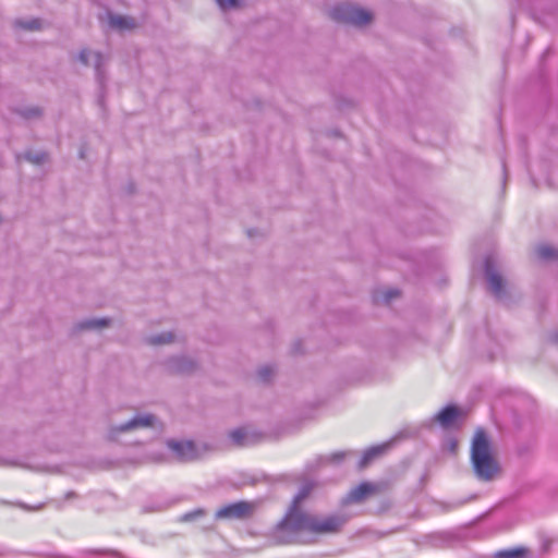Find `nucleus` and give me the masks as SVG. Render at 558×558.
<instances>
[{
	"mask_svg": "<svg viewBox=\"0 0 558 558\" xmlns=\"http://www.w3.org/2000/svg\"><path fill=\"white\" fill-rule=\"evenodd\" d=\"M310 492L311 487L304 485L295 495L287 513L271 531V544L287 545L299 543L304 532L312 534L337 533L348 522V517L340 513L316 515L303 511L300 508V504L308 496Z\"/></svg>",
	"mask_w": 558,
	"mask_h": 558,
	"instance_id": "f257e3e1",
	"label": "nucleus"
},
{
	"mask_svg": "<svg viewBox=\"0 0 558 558\" xmlns=\"http://www.w3.org/2000/svg\"><path fill=\"white\" fill-rule=\"evenodd\" d=\"M471 465L482 482H490L500 473V465L493 453L490 440L483 428H477L471 442Z\"/></svg>",
	"mask_w": 558,
	"mask_h": 558,
	"instance_id": "f03ea898",
	"label": "nucleus"
},
{
	"mask_svg": "<svg viewBox=\"0 0 558 558\" xmlns=\"http://www.w3.org/2000/svg\"><path fill=\"white\" fill-rule=\"evenodd\" d=\"M142 429H150L154 434H160L163 430L162 422L154 414L147 412H137L129 421L119 425H113L108 432L112 440H119L121 434L132 433Z\"/></svg>",
	"mask_w": 558,
	"mask_h": 558,
	"instance_id": "7ed1b4c3",
	"label": "nucleus"
},
{
	"mask_svg": "<svg viewBox=\"0 0 558 558\" xmlns=\"http://www.w3.org/2000/svg\"><path fill=\"white\" fill-rule=\"evenodd\" d=\"M330 17L336 22L363 26L372 21V13L349 3H341L330 10Z\"/></svg>",
	"mask_w": 558,
	"mask_h": 558,
	"instance_id": "20e7f679",
	"label": "nucleus"
},
{
	"mask_svg": "<svg viewBox=\"0 0 558 558\" xmlns=\"http://www.w3.org/2000/svg\"><path fill=\"white\" fill-rule=\"evenodd\" d=\"M210 449L205 442H197L191 439L177 440V461H196L207 454Z\"/></svg>",
	"mask_w": 558,
	"mask_h": 558,
	"instance_id": "39448f33",
	"label": "nucleus"
},
{
	"mask_svg": "<svg viewBox=\"0 0 558 558\" xmlns=\"http://www.w3.org/2000/svg\"><path fill=\"white\" fill-rule=\"evenodd\" d=\"M255 506L248 501H238L219 508L215 513L216 520H243L251 517Z\"/></svg>",
	"mask_w": 558,
	"mask_h": 558,
	"instance_id": "423d86ee",
	"label": "nucleus"
},
{
	"mask_svg": "<svg viewBox=\"0 0 558 558\" xmlns=\"http://www.w3.org/2000/svg\"><path fill=\"white\" fill-rule=\"evenodd\" d=\"M485 277L488 283V289L496 299L501 300L505 295L504 280L497 271L492 256L485 258Z\"/></svg>",
	"mask_w": 558,
	"mask_h": 558,
	"instance_id": "0eeeda50",
	"label": "nucleus"
},
{
	"mask_svg": "<svg viewBox=\"0 0 558 558\" xmlns=\"http://www.w3.org/2000/svg\"><path fill=\"white\" fill-rule=\"evenodd\" d=\"M78 60L84 65H94L96 78L100 85V88L104 89L105 76L102 72V66L106 62L105 57L99 52L92 51L89 49H83L78 54Z\"/></svg>",
	"mask_w": 558,
	"mask_h": 558,
	"instance_id": "6e6552de",
	"label": "nucleus"
},
{
	"mask_svg": "<svg viewBox=\"0 0 558 558\" xmlns=\"http://www.w3.org/2000/svg\"><path fill=\"white\" fill-rule=\"evenodd\" d=\"M375 492V486L371 483L364 482L352 488L347 495L344 502H361L366 497Z\"/></svg>",
	"mask_w": 558,
	"mask_h": 558,
	"instance_id": "1a4fd4ad",
	"label": "nucleus"
},
{
	"mask_svg": "<svg viewBox=\"0 0 558 558\" xmlns=\"http://www.w3.org/2000/svg\"><path fill=\"white\" fill-rule=\"evenodd\" d=\"M459 414V409L456 405L449 404L435 415V421H437L441 427L448 428L458 418Z\"/></svg>",
	"mask_w": 558,
	"mask_h": 558,
	"instance_id": "9d476101",
	"label": "nucleus"
},
{
	"mask_svg": "<svg viewBox=\"0 0 558 558\" xmlns=\"http://www.w3.org/2000/svg\"><path fill=\"white\" fill-rule=\"evenodd\" d=\"M390 447V442H385L381 445L373 446L364 451L360 462L359 468L364 469L366 468L372 461H374L376 458L384 454L388 448Z\"/></svg>",
	"mask_w": 558,
	"mask_h": 558,
	"instance_id": "9b49d317",
	"label": "nucleus"
},
{
	"mask_svg": "<svg viewBox=\"0 0 558 558\" xmlns=\"http://www.w3.org/2000/svg\"><path fill=\"white\" fill-rule=\"evenodd\" d=\"M109 25L119 31H130L135 28L137 23L134 17L110 13Z\"/></svg>",
	"mask_w": 558,
	"mask_h": 558,
	"instance_id": "f8f14e48",
	"label": "nucleus"
},
{
	"mask_svg": "<svg viewBox=\"0 0 558 558\" xmlns=\"http://www.w3.org/2000/svg\"><path fill=\"white\" fill-rule=\"evenodd\" d=\"M109 324H110V319H108V318H89V319H84V320L80 322L76 325V328L80 330L101 329V328L108 327Z\"/></svg>",
	"mask_w": 558,
	"mask_h": 558,
	"instance_id": "ddd939ff",
	"label": "nucleus"
},
{
	"mask_svg": "<svg viewBox=\"0 0 558 558\" xmlns=\"http://www.w3.org/2000/svg\"><path fill=\"white\" fill-rule=\"evenodd\" d=\"M535 253L539 259L554 260L558 259V250L548 244H539L535 247Z\"/></svg>",
	"mask_w": 558,
	"mask_h": 558,
	"instance_id": "4468645a",
	"label": "nucleus"
},
{
	"mask_svg": "<svg viewBox=\"0 0 558 558\" xmlns=\"http://www.w3.org/2000/svg\"><path fill=\"white\" fill-rule=\"evenodd\" d=\"M230 439L234 445L240 447L250 446L252 444L251 437L245 428H236L230 432Z\"/></svg>",
	"mask_w": 558,
	"mask_h": 558,
	"instance_id": "2eb2a0df",
	"label": "nucleus"
},
{
	"mask_svg": "<svg viewBox=\"0 0 558 558\" xmlns=\"http://www.w3.org/2000/svg\"><path fill=\"white\" fill-rule=\"evenodd\" d=\"M177 374L178 373H192L196 368V362L191 356H177Z\"/></svg>",
	"mask_w": 558,
	"mask_h": 558,
	"instance_id": "dca6fc26",
	"label": "nucleus"
},
{
	"mask_svg": "<svg viewBox=\"0 0 558 558\" xmlns=\"http://www.w3.org/2000/svg\"><path fill=\"white\" fill-rule=\"evenodd\" d=\"M526 549L523 547L509 548L498 550L494 554V558H523Z\"/></svg>",
	"mask_w": 558,
	"mask_h": 558,
	"instance_id": "f3484780",
	"label": "nucleus"
},
{
	"mask_svg": "<svg viewBox=\"0 0 558 558\" xmlns=\"http://www.w3.org/2000/svg\"><path fill=\"white\" fill-rule=\"evenodd\" d=\"M399 295V290L397 289H387L383 291V293H377L374 296V300L376 303L383 302V303H389L392 299L397 298Z\"/></svg>",
	"mask_w": 558,
	"mask_h": 558,
	"instance_id": "a211bd4d",
	"label": "nucleus"
},
{
	"mask_svg": "<svg viewBox=\"0 0 558 558\" xmlns=\"http://www.w3.org/2000/svg\"><path fill=\"white\" fill-rule=\"evenodd\" d=\"M350 453L351 451H338L330 456L320 457L318 461L319 463H339Z\"/></svg>",
	"mask_w": 558,
	"mask_h": 558,
	"instance_id": "6ab92c4d",
	"label": "nucleus"
},
{
	"mask_svg": "<svg viewBox=\"0 0 558 558\" xmlns=\"http://www.w3.org/2000/svg\"><path fill=\"white\" fill-rule=\"evenodd\" d=\"M173 340V333L171 331L161 332L159 335L151 336L149 338V343L158 345L165 343H171Z\"/></svg>",
	"mask_w": 558,
	"mask_h": 558,
	"instance_id": "aec40b11",
	"label": "nucleus"
},
{
	"mask_svg": "<svg viewBox=\"0 0 558 558\" xmlns=\"http://www.w3.org/2000/svg\"><path fill=\"white\" fill-rule=\"evenodd\" d=\"M25 158L33 163L40 165L47 160V154L44 151H29L25 155Z\"/></svg>",
	"mask_w": 558,
	"mask_h": 558,
	"instance_id": "412c9836",
	"label": "nucleus"
},
{
	"mask_svg": "<svg viewBox=\"0 0 558 558\" xmlns=\"http://www.w3.org/2000/svg\"><path fill=\"white\" fill-rule=\"evenodd\" d=\"M257 375H258V378L263 381V383H267L270 380V378L272 377L274 375V367L270 366V365H265V366H262L258 372H257Z\"/></svg>",
	"mask_w": 558,
	"mask_h": 558,
	"instance_id": "4be33fe9",
	"label": "nucleus"
},
{
	"mask_svg": "<svg viewBox=\"0 0 558 558\" xmlns=\"http://www.w3.org/2000/svg\"><path fill=\"white\" fill-rule=\"evenodd\" d=\"M16 25L28 31H35L39 28L40 22L39 20L32 19V20H19L16 21Z\"/></svg>",
	"mask_w": 558,
	"mask_h": 558,
	"instance_id": "5701e85b",
	"label": "nucleus"
},
{
	"mask_svg": "<svg viewBox=\"0 0 558 558\" xmlns=\"http://www.w3.org/2000/svg\"><path fill=\"white\" fill-rule=\"evenodd\" d=\"M205 515V511L203 509H195L190 511L181 517L182 522L195 521Z\"/></svg>",
	"mask_w": 558,
	"mask_h": 558,
	"instance_id": "b1692460",
	"label": "nucleus"
},
{
	"mask_svg": "<svg viewBox=\"0 0 558 558\" xmlns=\"http://www.w3.org/2000/svg\"><path fill=\"white\" fill-rule=\"evenodd\" d=\"M222 10L233 9L239 7V0H216Z\"/></svg>",
	"mask_w": 558,
	"mask_h": 558,
	"instance_id": "393cba45",
	"label": "nucleus"
},
{
	"mask_svg": "<svg viewBox=\"0 0 558 558\" xmlns=\"http://www.w3.org/2000/svg\"><path fill=\"white\" fill-rule=\"evenodd\" d=\"M22 114H23L25 118L29 119V118H33V117H37V116H39V114H40V110H39L38 108H35V107H34V108H27V109H25V110L22 112Z\"/></svg>",
	"mask_w": 558,
	"mask_h": 558,
	"instance_id": "a878e982",
	"label": "nucleus"
},
{
	"mask_svg": "<svg viewBox=\"0 0 558 558\" xmlns=\"http://www.w3.org/2000/svg\"><path fill=\"white\" fill-rule=\"evenodd\" d=\"M0 465H8V466H21L22 464H20L17 461L15 460H9V459H4L2 456H0Z\"/></svg>",
	"mask_w": 558,
	"mask_h": 558,
	"instance_id": "bb28decb",
	"label": "nucleus"
},
{
	"mask_svg": "<svg viewBox=\"0 0 558 558\" xmlns=\"http://www.w3.org/2000/svg\"><path fill=\"white\" fill-rule=\"evenodd\" d=\"M8 555H9V550L4 546L0 545V556H8Z\"/></svg>",
	"mask_w": 558,
	"mask_h": 558,
	"instance_id": "cd10ccee",
	"label": "nucleus"
},
{
	"mask_svg": "<svg viewBox=\"0 0 558 558\" xmlns=\"http://www.w3.org/2000/svg\"><path fill=\"white\" fill-rule=\"evenodd\" d=\"M21 507H22L23 509H26V510H35V509H40V508H41V506H38V507H29V506L24 505V504H22V505H21Z\"/></svg>",
	"mask_w": 558,
	"mask_h": 558,
	"instance_id": "c85d7f7f",
	"label": "nucleus"
},
{
	"mask_svg": "<svg viewBox=\"0 0 558 558\" xmlns=\"http://www.w3.org/2000/svg\"><path fill=\"white\" fill-rule=\"evenodd\" d=\"M167 445H168V447H169L171 450H174V439H169V440L167 441Z\"/></svg>",
	"mask_w": 558,
	"mask_h": 558,
	"instance_id": "c756f323",
	"label": "nucleus"
},
{
	"mask_svg": "<svg viewBox=\"0 0 558 558\" xmlns=\"http://www.w3.org/2000/svg\"><path fill=\"white\" fill-rule=\"evenodd\" d=\"M502 172H504V181H506L508 174H507V167H506L505 162H502Z\"/></svg>",
	"mask_w": 558,
	"mask_h": 558,
	"instance_id": "7c9ffc66",
	"label": "nucleus"
},
{
	"mask_svg": "<svg viewBox=\"0 0 558 558\" xmlns=\"http://www.w3.org/2000/svg\"><path fill=\"white\" fill-rule=\"evenodd\" d=\"M247 234H248L250 238H252L254 235V231L253 230H248Z\"/></svg>",
	"mask_w": 558,
	"mask_h": 558,
	"instance_id": "2f4dec72",
	"label": "nucleus"
},
{
	"mask_svg": "<svg viewBox=\"0 0 558 558\" xmlns=\"http://www.w3.org/2000/svg\"><path fill=\"white\" fill-rule=\"evenodd\" d=\"M74 495L73 492L68 493L66 498H70V496Z\"/></svg>",
	"mask_w": 558,
	"mask_h": 558,
	"instance_id": "473e14b6",
	"label": "nucleus"
},
{
	"mask_svg": "<svg viewBox=\"0 0 558 558\" xmlns=\"http://www.w3.org/2000/svg\"><path fill=\"white\" fill-rule=\"evenodd\" d=\"M554 337H555V340L558 342V332Z\"/></svg>",
	"mask_w": 558,
	"mask_h": 558,
	"instance_id": "72a5a7b5",
	"label": "nucleus"
},
{
	"mask_svg": "<svg viewBox=\"0 0 558 558\" xmlns=\"http://www.w3.org/2000/svg\"><path fill=\"white\" fill-rule=\"evenodd\" d=\"M99 104L102 106V96L99 98Z\"/></svg>",
	"mask_w": 558,
	"mask_h": 558,
	"instance_id": "f704fd0d",
	"label": "nucleus"
}]
</instances>
